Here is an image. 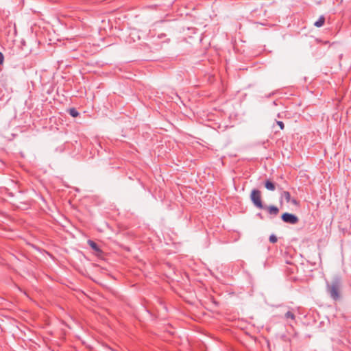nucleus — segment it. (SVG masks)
<instances>
[{"label": "nucleus", "instance_id": "obj_1", "mask_svg": "<svg viewBox=\"0 0 351 351\" xmlns=\"http://www.w3.org/2000/svg\"><path fill=\"white\" fill-rule=\"evenodd\" d=\"M341 287V279L338 277L335 278L331 282H326L327 293L334 300H337L340 298Z\"/></svg>", "mask_w": 351, "mask_h": 351}, {"label": "nucleus", "instance_id": "obj_2", "mask_svg": "<svg viewBox=\"0 0 351 351\" xmlns=\"http://www.w3.org/2000/svg\"><path fill=\"white\" fill-rule=\"evenodd\" d=\"M250 200L253 205L257 208H264V205L262 202L261 191L258 189H254L251 191Z\"/></svg>", "mask_w": 351, "mask_h": 351}, {"label": "nucleus", "instance_id": "obj_3", "mask_svg": "<svg viewBox=\"0 0 351 351\" xmlns=\"http://www.w3.org/2000/svg\"><path fill=\"white\" fill-rule=\"evenodd\" d=\"M281 219L285 223L292 225H295L299 221V219L295 215L289 213H284L281 215Z\"/></svg>", "mask_w": 351, "mask_h": 351}, {"label": "nucleus", "instance_id": "obj_4", "mask_svg": "<svg viewBox=\"0 0 351 351\" xmlns=\"http://www.w3.org/2000/svg\"><path fill=\"white\" fill-rule=\"evenodd\" d=\"M265 210H267L268 213L273 216H276L279 213V209L277 206L271 205V206H265L264 208Z\"/></svg>", "mask_w": 351, "mask_h": 351}, {"label": "nucleus", "instance_id": "obj_5", "mask_svg": "<svg viewBox=\"0 0 351 351\" xmlns=\"http://www.w3.org/2000/svg\"><path fill=\"white\" fill-rule=\"evenodd\" d=\"M88 244L89 246L97 254H101L102 250L100 249L99 245L93 240H88Z\"/></svg>", "mask_w": 351, "mask_h": 351}, {"label": "nucleus", "instance_id": "obj_6", "mask_svg": "<svg viewBox=\"0 0 351 351\" xmlns=\"http://www.w3.org/2000/svg\"><path fill=\"white\" fill-rule=\"evenodd\" d=\"M265 188L271 191H274L276 190V184L271 181L270 180H266L265 182Z\"/></svg>", "mask_w": 351, "mask_h": 351}, {"label": "nucleus", "instance_id": "obj_7", "mask_svg": "<svg viewBox=\"0 0 351 351\" xmlns=\"http://www.w3.org/2000/svg\"><path fill=\"white\" fill-rule=\"evenodd\" d=\"M282 198H285V201L287 203H289L291 201V194L289 191H282L281 193V196H280V202L282 203Z\"/></svg>", "mask_w": 351, "mask_h": 351}, {"label": "nucleus", "instance_id": "obj_8", "mask_svg": "<svg viewBox=\"0 0 351 351\" xmlns=\"http://www.w3.org/2000/svg\"><path fill=\"white\" fill-rule=\"evenodd\" d=\"M325 17L324 16L322 15L319 16V18L318 19L317 21H316L315 23H314V25L317 27H321L324 25V23H325Z\"/></svg>", "mask_w": 351, "mask_h": 351}, {"label": "nucleus", "instance_id": "obj_9", "mask_svg": "<svg viewBox=\"0 0 351 351\" xmlns=\"http://www.w3.org/2000/svg\"><path fill=\"white\" fill-rule=\"evenodd\" d=\"M68 112L73 117H77L79 115L78 111L75 108H69Z\"/></svg>", "mask_w": 351, "mask_h": 351}, {"label": "nucleus", "instance_id": "obj_10", "mask_svg": "<svg viewBox=\"0 0 351 351\" xmlns=\"http://www.w3.org/2000/svg\"><path fill=\"white\" fill-rule=\"evenodd\" d=\"M285 317L286 319H291L292 320H294L295 319V315L291 312V311H287L285 314Z\"/></svg>", "mask_w": 351, "mask_h": 351}, {"label": "nucleus", "instance_id": "obj_11", "mask_svg": "<svg viewBox=\"0 0 351 351\" xmlns=\"http://www.w3.org/2000/svg\"><path fill=\"white\" fill-rule=\"evenodd\" d=\"M269 241H270L271 243H276V242H277L278 239H277V237H276V235H274V234H271V235H270V236H269Z\"/></svg>", "mask_w": 351, "mask_h": 351}, {"label": "nucleus", "instance_id": "obj_12", "mask_svg": "<svg viewBox=\"0 0 351 351\" xmlns=\"http://www.w3.org/2000/svg\"><path fill=\"white\" fill-rule=\"evenodd\" d=\"M276 123L279 126L280 130H284L285 124H284V123L282 121H276Z\"/></svg>", "mask_w": 351, "mask_h": 351}, {"label": "nucleus", "instance_id": "obj_13", "mask_svg": "<svg viewBox=\"0 0 351 351\" xmlns=\"http://www.w3.org/2000/svg\"><path fill=\"white\" fill-rule=\"evenodd\" d=\"M290 202H291L293 205H295V206H298L299 204V202L295 198H293V199L291 198Z\"/></svg>", "mask_w": 351, "mask_h": 351}, {"label": "nucleus", "instance_id": "obj_14", "mask_svg": "<svg viewBox=\"0 0 351 351\" xmlns=\"http://www.w3.org/2000/svg\"><path fill=\"white\" fill-rule=\"evenodd\" d=\"M3 61H4V56L1 52H0V65L3 63Z\"/></svg>", "mask_w": 351, "mask_h": 351}]
</instances>
